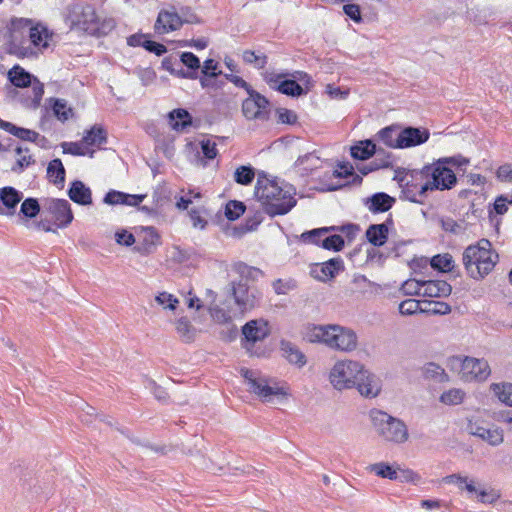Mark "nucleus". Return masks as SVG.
<instances>
[{"label":"nucleus","mask_w":512,"mask_h":512,"mask_svg":"<svg viewBox=\"0 0 512 512\" xmlns=\"http://www.w3.org/2000/svg\"><path fill=\"white\" fill-rule=\"evenodd\" d=\"M344 269V262L340 257H335L324 262L320 266L321 275L315 277L320 281L334 278L340 271Z\"/></svg>","instance_id":"nucleus-33"},{"label":"nucleus","mask_w":512,"mask_h":512,"mask_svg":"<svg viewBox=\"0 0 512 512\" xmlns=\"http://www.w3.org/2000/svg\"><path fill=\"white\" fill-rule=\"evenodd\" d=\"M177 12L180 15V19H181L182 25L184 23H187V24H200L202 22L201 19L188 6L180 7L179 11H177Z\"/></svg>","instance_id":"nucleus-56"},{"label":"nucleus","mask_w":512,"mask_h":512,"mask_svg":"<svg viewBox=\"0 0 512 512\" xmlns=\"http://www.w3.org/2000/svg\"><path fill=\"white\" fill-rule=\"evenodd\" d=\"M107 142V132L101 125H93L84 132L81 143L86 146L100 147Z\"/></svg>","instance_id":"nucleus-31"},{"label":"nucleus","mask_w":512,"mask_h":512,"mask_svg":"<svg viewBox=\"0 0 512 512\" xmlns=\"http://www.w3.org/2000/svg\"><path fill=\"white\" fill-rule=\"evenodd\" d=\"M242 60L245 64L253 66L255 69H264L268 63V57L264 53H256L247 49L242 53Z\"/></svg>","instance_id":"nucleus-38"},{"label":"nucleus","mask_w":512,"mask_h":512,"mask_svg":"<svg viewBox=\"0 0 512 512\" xmlns=\"http://www.w3.org/2000/svg\"><path fill=\"white\" fill-rule=\"evenodd\" d=\"M29 24H32V19H11L7 35L5 36L6 50L10 55L18 58H35L38 56L37 51L30 45L28 40Z\"/></svg>","instance_id":"nucleus-5"},{"label":"nucleus","mask_w":512,"mask_h":512,"mask_svg":"<svg viewBox=\"0 0 512 512\" xmlns=\"http://www.w3.org/2000/svg\"><path fill=\"white\" fill-rule=\"evenodd\" d=\"M464 392L460 389H450L440 396V401L446 405H457L462 403Z\"/></svg>","instance_id":"nucleus-51"},{"label":"nucleus","mask_w":512,"mask_h":512,"mask_svg":"<svg viewBox=\"0 0 512 512\" xmlns=\"http://www.w3.org/2000/svg\"><path fill=\"white\" fill-rule=\"evenodd\" d=\"M469 163L462 155L442 157L431 164L423 166L426 181L423 189L430 191L451 190L457 184L453 167L459 168Z\"/></svg>","instance_id":"nucleus-3"},{"label":"nucleus","mask_w":512,"mask_h":512,"mask_svg":"<svg viewBox=\"0 0 512 512\" xmlns=\"http://www.w3.org/2000/svg\"><path fill=\"white\" fill-rule=\"evenodd\" d=\"M423 296L431 298L448 297L452 286L444 280H423Z\"/></svg>","instance_id":"nucleus-27"},{"label":"nucleus","mask_w":512,"mask_h":512,"mask_svg":"<svg viewBox=\"0 0 512 512\" xmlns=\"http://www.w3.org/2000/svg\"><path fill=\"white\" fill-rule=\"evenodd\" d=\"M430 266L440 272H455V265L452 255L449 253L437 254L429 260Z\"/></svg>","instance_id":"nucleus-36"},{"label":"nucleus","mask_w":512,"mask_h":512,"mask_svg":"<svg viewBox=\"0 0 512 512\" xmlns=\"http://www.w3.org/2000/svg\"><path fill=\"white\" fill-rule=\"evenodd\" d=\"M254 178L255 171L250 165H241L234 172V181L240 185H250Z\"/></svg>","instance_id":"nucleus-40"},{"label":"nucleus","mask_w":512,"mask_h":512,"mask_svg":"<svg viewBox=\"0 0 512 512\" xmlns=\"http://www.w3.org/2000/svg\"><path fill=\"white\" fill-rule=\"evenodd\" d=\"M0 129H3L4 131L10 133L11 135L26 141L28 135L27 128L18 127L11 122L0 119Z\"/></svg>","instance_id":"nucleus-52"},{"label":"nucleus","mask_w":512,"mask_h":512,"mask_svg":"<svg viewBox=\"0 0 512 512\" xmlns=\"http://www.w3.org/2000/svg\"><path fill=\"white\" fill-rule=\"evenodd\" d=\"M469 434L480 438L491 446H499L504 441L503 430L499 427L485 425L480 421L469 420L467 424Z\"/></svg>","instance_id":"nucleus-17"},{"label":"nucleus","mask_w":512,"mask_h":512,"mask_svg":"<svg viewBox=\"0 0 512 512\" xmlns=\"http://www.w3.org/2000/svg\"><path fill=\"white\" fill-rule=\"evenodd\" d=\"M498 254L492 250L487 239H481L476 244L465 248L462 261L467 274L479 280L487 276L498 262Z\"/></svg>","instance_id":"nucleus-4"},{"label":"nucleus","mask_w":512,"mask_h":512,"mask_svg":"<svg viewBox=\"0 0 512 512\" xmlns=\"http://www.w3.org/2000/svg\"><path fill=\"white\" fill-rule=\"evenodd\" d=\"M96 27L98 28L96 32H89L88 34L96 37H101L107 35L115 27V23L112 19L104 20L101 22L99 17L97 16Z\"/></svg>","instance_id":"nucleus-60"},{"label":"nucleus","mask_w":512,"mask_h":512,"mask_svg":"<svg viewBox=\"0 0 512 512\" xmlns=\"http://www.w3.org/2000/svg\"><path fill=\"white\" fill-rule=\"evenodd\" d=\"M399 132L400 130L397 126H387L377 133V137L378 140L387 147L399 149V146L397 145Z\"/></svg>","instance_id":"nucleus-37"},{"label":"nucleus","mask_w":512,"mask_h":512,"mask_svg":"<svg viewBox=\"0 0 512 512\" xmlns=\"http://www.w3.org/2000/svg\"><path fill=\"white\" fill-rule=\"evenodd\" d=\"M68 21L72 28L84 31L87 34L89 32H96L97 14L95 8L87 3L76 2L72 3L68 7Z\"/></svg>","instance_id":"nucleus-10"},{"label":"nucleus","mask_w":512,"mask_h":512,"mask_svg":"<svg viewBox=\"0 0 512 512\" xmlns=\"http://www.w3.org/2000/svg\"><path fill=\"white\" fill-rule=\"evenodd\" d=\"M40 210L41 205L39 204L38 199L28 197L21 203L20 215H22L25 218L32 219L39 214Z\"/></svg>","instance_id":"nucleus-41"},{"label":"nucleus","mask_w":512,"mask_h":512,"mask_svg":"<svg viewBox=\"0 0 512 512\" xmlns=\"http://www.w3.org/2000/svg\"><path fill=\"white\" fill-rule=\"evenodd\" d=\"M51 37L52 33L44 24H34L33 21L32 24H29L28 40L30 45L37 51V53H39V51H42L43 49L48 48V41Z\"/></svg>","instance_id":"nucleus-22"},{"label":"nucleus","mask_w":512,"mask_h":512,"mask_svg":"<svg viewBox=\"0 0 512 512\" xmlns=\"http://www.w3.org/2000/svg\"><path fill=\"white\" fill-rule=\"evenodd\" d=\"M453 362L460 365L459 375L465 382L484 381L491 373L488 362L484 359L457 356Z\"/></svg>","instance_id":"nucleus-12"},{"label":"nucleus","mask_w":512,"mask_h":512,"mask_svg":"<svg viewBox=\"0 0 512 512\" xmlns=\"http://www.w3.org/2000/svg\"><path fill=\"white\" fill-rule=\"evenodd\" d=\"M218 62L214 59H206L202 66V74L210 78H217L222 75V71H217Z\"/></svg>","instance_id":"nucleus-61"},{"label":"nucleus","mask_w":512,"mask_h":512,"mask_svg":"<svg viewBox=\"0 0 512 512\" xmlns=\"http://www.w3.org/2000/svg\"><path fill=\"white\" fill-rule=\"evenodd\" d=\"M232 270L239 275V281L256 282L264 276V272L254 266H250L243 261H237L232 264Z\"/></svg>","instance_id":"nucleus-28"},{"label":"nucleus","mask_w":512,"mask_h":512,"mask_svg":"<svg viewBox=\"0 0 512 512\" xmlns=\"http://www.w3.org/2000/svg\"><path fill=\"white\" fill-rule=\"evenodd\" d=\"M241 375L247 381L249 390L264 401H270L273 396L282 398L287 396L283 387L270 385V379L258 376V373L254 370L241 369Z\"/></svg>","instance_id":"nucleus-11"},{"label":"nucleus","mask_w":512,"mask_h":512,"mask_svg":"<svg viewBox=\"0 0 512 512\" xmlns=\"http://www.w3.org/2000/svg\"><path fill=\"white\" fill-rule=\"evenodd\" d=\"M115 240L119 245L126 247H130L136 243L135 236L125 229H121L115 233Z\"/></svg>","instance_id":"nucleus-63"},{"label":"nucleus","mask_w":512,"mask_h":512,"mask_svg":"<svg viewBox=\"0 0 512 512\" xmlns=\"http://www.w3.org/2000/svg\"><path fill=\"white\" fill-rule=\"evenodd\" d=\"M182 26L180 15L173 8L172 11L161 10L158 13L154 29L159 34L169 33L178 30Z\"/></svg>","instance_id":"nucleus-23"},{"label":"nucleus","mask_w":512,"mask_h":512,"mask_svg":"<svg viewBox=\"0 0 512 512\" xmlns=\"http://www.w3.org/2000/svg\"><path fill=\"white\" fill-rule=\"evenodd\" d=\"M393 224L391 214L383 223L371 224L365 232L368 242L375 247L383 246L388 240L389 228L393 226Z\"/></svg>","instance_id":"nucleus-21"},{"label":"nucleus","mask_w":512,"mask_h":512,"mask_svg":"<svg viewBox=\"0 0 512 512\" xmlns=\"http://www.w3.org/2000/svg\"><path fill=\"white\" fill-rule=\"evenodd\" d=\"M169 124L173 130L184 131L192 125L191 114L183 108L174 109L168 114Z\"/></svg>","instance_id":"nucleus-30"},{"label":"nucleus","mask_w":512,"mask_h":512,"mask_svg":"<svg viewBox=\"0 0 512 512\" xmlns=\"http://www.w3.org/2000/svg\"><path fill=\"white\" fill-rule=\"evenodd\" d=\"M402 188V197L413 203L423 204V198L430 190L423 189L425 186L426 176L421 169H403V172L397 171L395 178Z\"/></svg>","instance_id":"nucleus-9"},{"label":"nucleus","mask_w":512,"mask_h":512,"mask_svg":"<svg viewBox=\"0 0 512 512\" xmlns=\"http://www.w3.org/2000/svg\"><path fill=\"white\" fill-rule=\"evenodd\" d=\"M267 321L263 319L250 320L242 327V334L246 342L256 343L269 335Z\"/></svg>","instance_id":"nucleus-24"},{"label":"nucleus","mask_w":512,"mask_h":512,"mask_svg":"<svg viewBox=\"0 0 512 512\" xmlns=\"http://www.w3.org/2000/svg\"><path fill=\"white\" fill-rule=\"evenodd\" d=\"M492 15V12L489 9L479 10L472 8L467 11V17L470 21H473L476 24H486L488 18Z\"/></svg>","instance_id":"nucleus-54"},{"label":"nucleus","mask_w":512,"mask_h":512,"mask_svg":"<svg viewBox=\"0 0 512 512\" xmlns=\"http://www.w3.org/2000/svg\"><path fill=\"white\" fill-rule=\"evenodd\" d=\"M48 102L53 115L62 123L73 116V109L67 106L66 100L61 98H49Z\"/></svg>","instance_id":"nucleus-35"},{"label":"nucleus","mask_w":512,"mask_h":512,"mask_svg":"<svg viewBox=\"0 0 512 512\" xmlns=\"http://www.w3.org/2000/svg\"><path fill=\"white\" fill-rule=\"evenodd\" d=\"M423 301L416 299H406L399 304V312L402 315H413L417 312L422 313Z\"/></svg>","instance_id":"nucleus-49"},{"label":"nucleus","mask_w":512,"mask_h":512,"mask_svg":"<svg viewBox=\"0 0 512 512\" xmlns=\"http://www.w3.org/2000/svg\"><path fill=\"white\" fill-rule=\"evenodd\" d=\"M66 170L59 158H55L48 163L47 178L56 186L63 187L65 183Z\"/></svg>","instance_id":"nucleus-32"},{"label":"nucleus","mask_w":512,"mask_h":512,"mask_svg":"<svg viewBox=\"0 0 512 512\" xmlns=\"http://www.w3.org/2000/svg\"><path fill=\"white\" fill-rule=\"evenodd\" d=\"M254 194L263 211L271 216L285 215L297 204L289 190H285L274 179H269L264 171L258 173Z\"/></svg>","instance_id":"nucleus-2"},{"label":"nucleus","mask_w":512,"mask_h":512,"mask_svg":"<svg viewBox=\"0 0 512 512\" xmlns=\"http://www.w3.org/2000/svg\"><path fill=\"white\" fill-rule=\"evenodd\" d=\"M42 207L53 216L59 228L67 227L73 220L71 205L66 199L48 198L44 200Z\"/></svg>","instance_id":"nucleus-16"},{"label":"nucleus","mask_w":512,"mask_h":512,"mask_svg":"<svg viewBox=\"0 0 512 512\" xmlns=\"http://www.w3.org/2000/svg\"><path fill=\"white\" fill-rule=\"evenodd\" d=\"M371 471H373L377 476L381 478H386L389 480H397L398 479V471L393 466L386 462H379L372 464L370 466Z\"/></svg>","instance_id":"nucleus-42"},{"label":"nucleus","mask_w":512,"mask_h":512,"mask_svg":"<svg viewBox=\"0 0 512 512\" xmlns=\"http://www.w3.org/2000/svg\"><path fill=\"white\" fill-rule=\"evenodd\" d=\"M137 236L138 241L133 250L141 256L153 254L157 247L161 245V236L153 226L141 227Z\"/></svg>","instance_id":"nucleus-18"},{"label":"nucleus","mask_w":512,"mask_h":512,"mask_svg":"<svg viewBox=\"0 0 512 512\" xmlns=\"http://www.w3.org/2000/svg\"><path fill=\"white\" fill-rule=\"evenodd\" d=\"M333 175L336 178H348L349 176H352L353 182H362V178L355 174L354 168L350 163H340L338 165V169L334 170Z\"/></svg>","instance_id":"nucleus-50"},{"label":"nucleus","mask_w":512,"mask_h":512,"mask_svg":"<svg viewBox=\"0 0 512 512\" xmlns=\"http://www.w3.org/2000/svg\"><path fill=\"white\" fill-rule=\"evenodd\" d=\"M7 78L17 88H32L31 93L27 91L26 94L20 95L19 100L24 107L32 109L39 107L44 94V85L36 76L16 64L8 71Z\"/></svg>","instance_id":"nucleus-8"},{"label":"nucleus","mask_w":512,"mask_h":512,"mask_svg":"<svg viewBox=\"0 0 512 512\" xmlns=\"http://www.w3.org/2000/svg\"><path fill=\"white\" fill-rule=\"evenodd\" d=\"M493 390L502 403L512 406V383L494 384Z\"/></svg>","instance_id":"nucleus-48"},{"label":"nucleus","mask_w":512,"mask_h":512,"mask_svg":"<svg viewBox=\"0 0 512 512\" xmlns=\"http://www.w3.org/2000/svg\"><path fill=\"white\" fill-rule=\"evenodd\" d=\"M383 152L382 149H377L376 144L371 139L359 141L350 149L351 156L357 160H367L374 154Z\"/></svg>","instance_id":"nucleus-29"},{"label":"nucleus","mask_w":512,"mask_h":512,"mask_svg":"<svg viewBox=\"0 0 512 512\" xmlns=\"http://www.w3.org/2000/svg\"><path fill=\"white\" fill-rule=\"evenodd\" d=\"M281 351L283 356L292 364L302 367L306 364L305 355L290 341H281Z\"/></svg>","instance_id":"nucleus-34"},{"label":"nucleus","mask_w":512,"mask_h":512,"mask_svg":"<svg viewBox=\"0 0 512 512\" xmlns=\"http://www.w3.org/2000/svg\"><path fill=\"white\" fill-rule=\"evenodd\" d=\"M329 379L337 390L356 387L366 398H374L381 391L380 379L365 370L357 361H339L331 369Z\"/></svg>","instance_id":"nucleus-1"},{"label":"nucleus","mask_w":512,"mask_h":512,"mask_svg":"<svg viewBox=\"0 0 512 512\" xmlns=\"http://www.w3.org/2000/svg\"><path fill=\"white\" fill-rule=\"evenodd\" d=\"M176 331L184 342L189 343L194 340L195 330L187 318L178 319Z\"/></svg>","instance_id":"nucleus-44"},{"label":"nucleus","mask_w":512,"mask_h":512,"mask_svg":"<svg viewBox=\"0 0 512 512\" xmlns=\"http://www.w3.org/2000/svg\"><path fill=\"white\" fill-rule=\"evenodd\" d=\"M67 194L78 205L88 206L92 204L91 189L80 180H74L70 183Z\"/></svg>","instance_id":"nucleus-26"},{"label":"nucleus","mask_w":512,"mask_h":512,"mask_svg":"<svg viewBox=\"0 0 512 512\" xmlns=\"http://www.w3.org/2000/svg\"><path fill=\"white\" fill-rule=\"evenodd\" d=\"M429 137L427 128L408 126L400 130L397 145L399 149L415 147L426 143Z\"/></svg>","instance_id":"nucleus-19"},{"label":"nucleus","mask_w":512,"mask_h":512,"mask_svg":"<svg viewBox=\"0 0 512 512\" xmlns=\"http://www.w3.org/2000/svg\"><path fill=\"white\" fill-rule=\"evenodd\" d=\"M332 230L329 229V227H321V228H315L309 231H305L301 234L300 239L304 243H310L320 246L321 244V237L325 236L327 233L331 232Z\"/></svg>","instance_id":"nucleus-43"},{"label":"nucleus","mask_w":512,"mask_h":512,"mask_svg":"<svg viewBox=\"0 0 512 512\" xmlns=\"http://www.w3.org/2000/svg\"><path fill=\"white\" fill-rule=\"evenodd\" d=\"M272 286L277 295H283L295 289L296 283L294 280L283 281L282 279H277L273 282Z\"/></svg>","instance_id":"nucleus-62"},{"label":"nucleus","mask_w":512,"mask_h":512,"mask_svg":"<svg viewBox=\"0 0 512 512\" xmlns=\"http://www.w3.org/2000/svg\"><path fill=\"white\" fill-rule=\"evenodd\" d=\"M61 147L64 154H70L73 156H85L87 151L81 146L80 142H62Z\"/></svg>","instance_id":"nucleus-57"},{"label":"nucleus","mask_w":512,"mask_h":512,"mask_svg":"<svg viewBox=\"0 0 512 512\" xmlns=\"http://www.w3.org/2000/svg\"><path fill=\"white\" fill-rule=\"evenodd\" d=\"M395 202V198L387 193L377 192L366 199L365 205L370 212L377 214L389 211Z\"/></svg>","instance_id":"nucleus-25"},{"label":"nucleus","mask_w":512,"mask_h":512,"mask_svg":"<svg viewBox=\"0 0 512 512\" xmlns=\"http://www.w3.org/2000/svg\"><path fill=\"white\" fill-rule=\"evenodd\" d=\"M329 229L332 230L331 232H341L345 234L349 240H353L359 231V226L353 223H348L341 226H329Z\"/></svg>","instance_id":"nucleus-58"},{"label":"nucleus","mask_w":512,"mask_h":512,"mask_svg":"<svg viewBox=\"0 0 512 512\" xmlns=\"http://www.w3.org/2000/svg\"><path fill=\"white\" fill-rule=\"evenodd\" d=\"M155 299L158 304L170 310H175L176 305L178 304V300L172 294L167 292L159 293Z\"/></svg>","instance_id":"nucleus-64"},{"label":"nucleus","mask_w":512,"mask_h":512,"mask_svg":"<svg viewBox=\"0 0 512 512\" xmlns=\"http://www.w3.org/2000/svg\"><path fill=\"white\" fill-rule=\"evenodd\" d=\"M289 73H275L266 71L263 73V79L268 84V86L280 92L281 94L291 96V97H300L302 95L307 94L309 88H303L298 82L292 79H288Z\"/></svg>","instance_id":"nucleus-14"},{"label":"nucleus","mask_w":512,"mask_h":512,"mask_svg":"<svg viewBox=\"0 0 512 512\" xmlns=\"http://www.w3.org/2000/svg\"><path fill=\"white\" fill-rule=\"evenodd\" d=\"M22 198L23 193L12 186L0 188V215H14Z\"/></svg>","instance_id":"nucleus-20"},{"label":"nucleus","mask_w":512,"mask_h":512,"mask_svg":"<svg viewBox=\"0 0 512 512\" xmlns=\"http://www.w3.org/2000/svg\"><path fill=\"white\" fill-rule=\"evenodd\" d=\"M246 206L238 200H230L225 206V216L230 221L237 220L244 214Z\"/></svg>","instance_id":"nucleus-45"},{"label":"nucleus","mask_w":512,"mask_h":512,"mask_svg":"<svg viewBox=\"0 0 512 512\" xmlns=\"http://www.w3.org/2000/svg\"><path fill=\"white\" fill-rule=\"evenodd\" d=\"M310 341L322 342L330 348L346 352L357 346L355 332L339 325L315 326L310 333Z\"/></svg>","instance_id":"nucleus-7"},{"label":"nucleus","mask_w":512,"mask_h":512,"mask_svg":"<svg viewBox=\"0 0 512 512\" xmlns=\"http://www.w3.org/2000/svg\"><path fill=\"white\" fill-rule=\"evenodd\" d=\"M345 241L341 235L333 234L322 239L320 247L323 249L339 252L343 249Z\"/></svg>","instance_id":"nucleus-47"},{"label":"nucleus","mask_w":512,"mask_h":512,"mask_svg":"<svg viewBox=\"0 0 512 512\" xmlns=\"http://www.w3.org/2000/svg\"><path fill=\"white\" fill-rule=\"evenodd\" d=\"M512 204V195H499L493 204V211L498 215H503L508 210V205Z\"/></svg>","instance_id":"nucleus-59"},{"label":"nucleus","mask_w":512,"mask_h":512,"mask_svg":"<svg viewBox=\"0 0 512 512\" xmlns=\"http://www.w3.org/2000/svg\"><path fill=\"white\" fill-rule=\"evenodd\" d=\"M248 97L242 102V113L248 120L266 121L270 115L269 100L254 90L247 91Z\"/></svg>","instance_id":"nucleus-13"},{"label":"nucleus","mask_w":512,"mask_h":512,"mask_svg":"<svg viewBox=\"0 0 512 512\" xmlns=\"http://www.w3.org/2000/svg\"><path fill=\"white\" fill-rule=\"evenodd\" d=\"M180 64L186 66L191 72H197L200 68V60L199 58L192 52H183L180 55V60H178Z\"/></svg>","instance_id":"nucleus-55"},{"label":"nucleus","mask_w":512,"mask_h":512,"mask_svg":"<svg viewBox=\"0 0 512 512\" xmlns=\"http://www.w3.org/2000/svg\"><path fill=\"white\" fill-rule=\"evenodd\" d=\"M424 374L426 378L434 379L439 382L448 380L445 370L438 364L430 362L424 366Z\"/></svg>","instance_id":"nucleus-46"},{"label":"nucleus","mask_w":512,"mask_h":512,"mask_svg":"<svg viewBox=\"0 0 512 512\" xmlns=\"http://www.w3.org/2000/svg\"><path fill=\"white\" fill-rule=\"evenodd\" d=\"M369 417L373 429L383 441L402 444L408 440V428L401 419L378 409H372Z\"/></svg>","instance_id":"nucleus-6"},{"label":"nucleus","mask_w":512,"mask_h":512,"mask_svg":"<svg viewBox=\"0 0 512 512\" xmlns=\"http://www.w3.org/2000/svg\"><path fill=\"white\" fill-rule=\"evenodd\" d=\"M451 312V306L443 301L423 300L422 313L446 315Z\"/></svg>","instance_id":"nucleus-39"},{"label":"nucleus","mask_w":512,"mask_h":512,"mask_svg":"<svg viewBox=\"0 0 512 512\" xmlns=\"http://www.w3.org/2000/svg\"><path fill=\"white\" fill-rule=\"evenodd\" d=\"M423 280L408 279L401 287L405 295H422L423 293Z\"/></svg>","instance_id":"nucleus-53"},{"label":"nucleus","mask_w":512,"mask_h":512,"mask_svg":"<svg viewBox=\"0 0 512 512\" xmlns=\"http://www.w3.org/2000/svg\"><path fill=\"white\" fill-rule=\"evenodd\" d=\"M231 294L241 311L251 310L260 304L262 293L256 288H250L246 282L232 281Z\"/></svg>","instance_id":"nucleus-15"}]
</instances>
